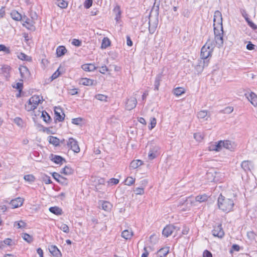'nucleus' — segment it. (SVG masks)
Masks as SVG:
<instances>
[{
	"label": "nucleus",
	"mask_w": 257,
	"mask_h": 257,
	"mask_svg": "<svg viewBox=\"0 0 257 257\" xmlns=\"http://www.w3.org/2000/svg\"><path fill=\"white\" fill-rule=\"evenodd\" d=\"M215 47V44L213 41H211L208 40L205 45L202 47L201 50V58L203 60V65L202 66V61H200V62L199 65H197L196 69L201 71L202 70L203 68L205 66H207L208 64V60H205L209 57H211L212 55V53L213 52V49Z\"/></svg>",
	"instance_id": "f257e3e1"
},
{
	"label": "nucleus",
	"mask_w": 257,
	"mask_h": 257,
	"mask_svg": "<svg viewBox=\"0 0 257 257\" xmlns=\"http://www.w3.org/2000/svg\"><path fill=\"white\" fill-rule=\"evenodd\" d=\"M217 204L219 209L226 213L232 211L234 205L232 199L226 198L222 194H220L218 197Z\"/></svg>",
	"instance_id": "f03ea898"
},
{
	"label": "nucleus",
	"mask_w": 257,
	"mask_h": 257,
	"mask_svg": "<svg viewBox=\"0 0 257 257\" xmlns=\"http://www.w3.org/2000/svg\"><path fill=\"white\" fill-rule=\"evenodd\" d=\"M42 101V98L41 100L39 96L34 95L29 99L28 103L25 104V109L28 111L33 110L36 108L38 105L39 103H41Z\"/></svg>",
	"instance_id": "7ed1b4c3"
},
{
	"label": "nucleus",
	"mask_w": 257,
	"mask_h": 257,
	"mask_svg": "<svg viewBox=\"0 0 257 257\" xmlns=\"http://www.w3.org/2000/svg\"><path fill=\"white\" fill-rule=\"evenodd\" d=\"M180 230V227L173 224L167 225L163 230L162 234L165 237L171 235L174 231L177 232Z\"/></svg>",
	"instance_id": "20e7f679"
},
{
	"label": "nucleus",
	"mask_w": 257,
	"mask_h": 257,
	"mask_svg": "<svg viewBox=\"0 0 257 257\" xmlns=\"http://www.w3.org/2000/svg\"><path fill=\"white\" fill-rule=\"evenodd\" d=\"M67 146L68 148H70L75 153H79L80 152V148L77 142L72 138L69 139L67 142Z\"/></svg>",
	"instance_id": "39448f33"
},
{
	"label": "nucleus",
	"mask_w": 257,
	"mask_h": 257,
	"mask_svg": "<svg viewBox=\"0 0 257 257\" xmlns=\"http://www.w3.org/2000/svg\"><path fill=\"white\" fill-rule=\"evenodd\" d=\"M160 148L158 146H152L148 153V159L152 160L156 158L159 155Z\"/></svg>",
	"instance_id": "423d86ee"
},
{
	"label": "nucleus",
	"mask_w": 257,
	"mask_h": 257,
	"mask_svg": "<svg viewBox=\"0 0 257 257\" xmlns=\"http://www.w3.org/2000/svg\"><path fill=\"white\" fill-rule=\"evenodd\" d=\"M214 26L218 25L220 29H222V14L219 11H216L214 14Z\"/></svg>",
	"instance_id": "0eeeda50"
},
{
	"label": "nucleus",
	"mask_w": 257,
	"mask_h": 257,
	"mask_svg": "<svg viewBox=\"0 0 257 257\" xmlns=\"http://www.w3.org/2000/svg\"><path fill=\"white\" fill-rule=\"evenodd\" d=\"M212 232L213 236L218 237V238H222L224 235V232L221 227V224H220L215 226Z\"/></svg>",
	"instance_id": "6e6552de"
},
{
	"label": "nucleus",
	"mask_w": 257,
	"mask_h": 257,
	"mask_svg": "<svg viewBox=\"0 0 257 257\" xmlns=\"http://www.w3.org/2000/svg\"><path fill=\"white\" fill-rule=\"evenodd\" d=\"M137 100L135 97H131L128 98L125 103V108L127 110H131L134 108L137 105Z\"/></svg>",
	"instance_id": "1a4fd4ad"
},
{
	"label": "nucleus",
	"mask_w": 257,
	"mask_h": 257,
	"mask_svg": "<svg viewBox=\"0 0 257 257\" xmlns=\"http://www.w3.org/2000/svg\"><path fill=\"white\" fill-rule=\"evenodd\" d=\"M19 71L22 78L27 79L30 77V72L26 66H21L19 67Z\"/></svg>",
	"instance_id": "9d476101"
},
{
	"label": "nucleus",
	"mask_w": 257,
	"mask_h": 257,
	"mask_svg": "<svg viewBox=\"0 0 257 257\" xmlns=\"http://www.w3.org/2000/svg\"><path fill=\"white\" fill-rule=\"evenodd\" d=\"M52 176L58 182L62 184L67 185L68 184L67 180L57 173L54 172L52 174Z\"/></svg>",
	"instance_id": "9b49d317"
},
{
	"label": "nucleus",
	"mask_w": 257,
	"mask_h": 257,
	"mask_svg": "<svg viewBox=\"0 0 257 257\" xmlns=\"http://www.w3.org/2000/svg\"><path fill=\"white\" fill-rule=\"evenodd\" d=\"M23 203V199L22 198L18 197L12 200L10 204L13 208H16L22 206Z\"/></svg>",
	"instance_id": "f8f14e48"
},
{
	"label": "nucleus",
	"mask_w": 257,
	"mask_h": 257,
	"mask_svg": "<svg viewBox=\"0 0 257 257\" xmlns=\"http://www.w3.org/2000/svg\"><path fill=\"white\" fill-rule=\"evenodd\" d=\"M241 168L245 171H250L253 168V163L249 161H243L241 164Z\"/></svg>",
	"instance_id": "ddd939ff"
},
{
	"label": "nucleus",
	"mask_w": 257,
	"mask_h": 257,
	"mask_svg": "<svg viewBox=\"0 0 257 257\" xmlns=\"http://www.w3.org/2000/svg\"><path fill=\"white\" fill-rule=\"evenodd\" d=\"M49 250L50 252L55 257H61L62 256L61 253L57 247L55 245H50L49 246Z\"/></svg>",
	"instance_id": "4468645a"
},
{
	"label": "nucleus",
	"mask_w": 257,
	"mask_h": 257,
	"mask_svg": "<svg viewBox=\"0 0 257 257\" xmlns=\"http://www.w3.org/2000/svg\"><path fill=\"white\" fill-rule=\"evenodd\" d=\"M149 31L150 33L153 34L155 33L158 26V20L155 19L154 22L150 19L149 22Z\"/></svg>",
	"instance_id": "2eb2a0df"
},
{
	"label": "nucleus",
	"mask_w": 257,
	"mask_h": 257,
	"mask_svg": "<svg viewBox=\"0 0 257 257\" xmlns=\"http://www.w3.org/2000/svg\"><path fill=\"white\" fill-rule=\"evenodd\" d=\"M222 143H224L223 144V147L224 148L228 149L230 151H232L235 147V145L234 143L232 142L229 140H225L222 141Z\"/></svg>",
	"instance_id": "dca6fc26"
},
{
	"label": "nucleus",
	"mask_w": 257,
	"mask_h": 257,
	"mask_svg": "<svg viewBox=\"0 0 257 257\" xmlns=\"http://www.w3.org/2000/svg\"><path fill=\"white\" fill-rule=\"evenodd\" d=\"M51 160L55 163L57 164H62L63 162H65V160L62 157L56 155H51Z\"/></svg>",
	"instance_id": "f3484780"
},
{
	"label": "nucleus",
	"mask_w": 257,
	"mask_h": 257,
	"mask_svg": "<svg viewBox=\"0 0 257 257\" xmlns=\"http://www.w3.org/2000/svg\"><path fill=\"white\" fill-rule=\"evenodd\" d=\"M81 68L84 71L88 72L93 71L97 68L94 64L92 63L83 64Z\"/></svg>",
	"instance_id": "a211bd4d"
},
{
	"label": "nucleus",
	"mask_w": 257,
	"mask_h": 257,
	"mask_svg": "<svg viewBox=\"0 0 257 257\" xmlns=\"http://www.w3.org/2000/svg\"><path fill=\"white\" fill-rule=\"evenodd\" d=\"M21 20L27 25V26H26L25 24H23V26H26L28 29L32 30L34 27L33 22L31 19L25 17Z\"/></svg>",
	"instance_id": "6ab92c4d"
},
{
	"label": "nucleus",
	"mask_w": 257,
	"mask_h": 257,
	"mask_svg": "<svg viewBox=\"0 0 257 257\" xmlns=\"http://www.w3.org/2000/svg\"><path fill=\"white\" fill-rule=\"evenodd\" d=\"M61 111L60 108L56 107L54 110L55 114V119L59 121H62L64 120L65 114L63 113L62 115L60 114V112L58 111Z\"/></svg>",
	"instance_id": "aec40b11"
},
{
	"label": "nucleus",
	"mask_w": 257,
	"mask_h": 257,
	"mask_svg": "<svg viewBox=\"0 0 257 257\" xmlns=\"http://www.w3.org/2000/svg\"><path fill=\"white\" fill-rule=\"evenodd\" d=\"M169 252V248L168 247H165L161 248L157 252L158 257H165Z\"/></svg>",
	"instance_id": "412c9836"
},
{
	"label": "nucleus",
	"mask_w": 257,
	"mask_h": 257,
	"mask_svg": "<svg viewBox=\"0 0 257 257\" xmlns=\"http://www.w3.org/2000/svg\"><path fill=\"white\" fill-rule=\"evenodd\" d=\"M162 76H163L162 73L158 74L156 76V77L155 78V82H154L155 90H159V86L160 84V82L162 81Z\"/></svg>",
	"instance_id": "4be33fe9"
},
{
	"label": "nucleus",
	"mask_w": 257,
	"mask_h": 257,
	"mask_svg": "<svg viewBox=\"0 0 257 257\" xmlns=\"http://www.w3.org/2000/svg\"><path fill=\"white\" fill-rule=\"evenodd\" d=\"M247 98L252 105L257 107V96L254 93L251 92Z\"/></svg>",
	"instance_id": "5701e85b"
},
{
	"label": "nucleus",
	"mask_w": 257,
	"mask_h": 257,
	"mask_svg": "<svg viewBox=\"0 0 257 257\" xmlns=\"http://www.w3.org/2000/svg\"><path fill=\"white\" fill-rule=\"evenodd\" d=\"M48 141L50 144L53 145L55 147L59 146L60 144L59 139L54 136L48 137Z\"/></svg>",
	"instance_id": "b1692460"
},
{
	"label": "nucleus",
	"mask_w": 257,
	"mask_h": 257,
	"mask_svg": "<svg viewBox=\"0 0 257 257\" xmlns=\"http://www.w3.org/2000/svg\"><path fill=\"white\" fill-rule=\"evenodd\" d=\"M223 34H218L215 36V43L219 48L222 47L223 44Z\"/></svg>",
	"instance_id": "393cba45"
},
{
	"label": "nucleus",
	"mask_w": 257,
	"mask_h": 257,
	"mask_svg": "<svg viewBox=\"0 0 257 257\" xmlns=\"http://www.w3.org/2000/svg\"><path fill=\"white\" fill-rule=\"evenodd\" d=\"M223 143H222V141H219L215 145H212L211 147V148L210 149V150H213V151H215L217 152L220 151L222 149V148H223Z\"/></svg>",
	"instance_id": "a878e982"
},
{
	"label": "nucleus",
	"mask_w": 257,
	"mask_h": 257,
	"mask_svg": "<svg viewBox=\"0 0 257 257\" xmlns=\"http://www.w3.org/2000/svg\"><path fill=\"white\" fill-rule=\"evenodd\" d=\"M49 210L51 213L57 215H61L63 213L62 210L57 206L51 207Z\"/></svg>",
	"instance_id": "bb28decb"
},
{
	"label": "nucleus",
	"mask_w": 257,
	"mask_h": 257,
	"mask_svg": "<svg viewBox=\"0 0 257 257\" xmlns=\"http://www.w3.org/2000/svg\"><path fill=\"white\" fill-rule=\"evenodd\" d=\"M67 50L63 46H59L56 50V54L57 57H61L63 56L66 52Z\"/></svg>",
	"instance_id": "cd10ccee"
},
{
	"label": "nucleus",
	"mask_w": 257,
	"mask_h": 257,
	"mask_svg": "<svg viewBox=\"0 0 257 257\" xmlns=\"http://www.w3.org/2000/svg\"><path fill=\"white\" fill-rule=\"evenodd\" d=\"M133 235V232L132 230H124L121 233V236L125 239H131Z\"/></svg>",
	"instance_id": "c85d7f7f"
},
{
	"label": "nucleus",
	"mask_w": 257,
	"mask_h": 257,
	"mask_svg": "<svg viewBox=\"0 0 257 257\" xmlns=\"http://www.w3.org/2000/svg\"><path fill=\"white\" fill-rule=\"evenodd\" d=\"M12 18L16 21H20L22 19L21 15L16 11H13L11 13Z\"/></svg>",
	"instance_id": "c756f323"
},
{
	"label": "nucleus",
	"mask_w": 257,
	"mask_h": 257,
	"mask_svg": "<svg viewBox=\"0 0 257 257\" xmlns=\"http://www.w3.org/2000/svg\"><path fill=\"white\" fill-rule=\"evenodd\" d=\"M143 162L140 160H134L130 164V167L135 169L141 166Z\"/></svg>",
	"instance_id": "7c9ffc66"
},
{
	"label": "nucleus",
	"mask_w": 257,
	"mask_h": 257,
	"mask_svg": "<svg viewBox=\"0 0 257 257\" xmlns=\"http://www.w3.org/2000/svg\"><path fill=\"white\" fill-rule=\"evenodd\" d=\"M11 70L10 66L7 65L3 66L2 68V71L4 74L6 78L9 77L10 72Z\"/></svg>",
	"instance_id": "2f4dec72"
},
{
	"label": "nucleus",
	"mask_w": 257,
	"mask_h": 257,
	"mask_svg": "<svg viewBox=\"0 0 257 257\" xmlns=\"http://www.w3.org/2000/svg\"><path fill=\"white\" fill-rule=\"evenodd\" d=\"M80 83L83 85L91 86L93 85V80L87 78H83L81 79Z\"/></svg>",
	"instance_id": "473e14b6"
},
{
	"label": "nucleus",
	"mask_w": 257,
	"mask_h": 257,
	"mask_svg": "<svg viewBox=\"0 0 257 257\" xmlns=\"http://www.w3.org/2000/svg\"><path fill=\"white\" fill-rule=\"evenodd\" d=\"M197 116L200 119L207 120L208 118L207 111L206 110L200 111L197 114Z\"/></svg>",
	"instance_id": "72a5a7b5"
},
{
	"label": "nucleus",
	"mask_w": 257,
	"mask_h": 257,
	"mask_svg": "<svg viewBox=\"0 0 257 257\" xmlns=\"http://www.w3.org/2000/svg\"><path fill=\"white\" fill-rule=\"evenodd\" d=\"M14 226L17 228L23 229L26 226V223L22 220L15 221L14 223Z\"/></svg>",
	"instance_id": "f704fd0d"
},
{
	"label": "nucleus",
	"mask_w": 257,
	"mask_h": 257,
	"mask_svg": "<svg viewBox=\"0 0 257 257\" xmlns=\"http://www.w3.org/2000/svg\"><path fill=\"white\" fill-rule=\"evenodd\" d=\"M41 117L43 118V120L47 123H49L51 121V117L45 111H42Z\"/></svg>",
	"instance_id": "c9c22d12"
},
{
	"label": "nucleus",
	"mask_w": 257,
	"mask_h": 257,
	"mask_svg": "<svg viewBox=\"0 0 257 257\" xmlns=\"http://www.w3.org/2000/svg\"><path fill=\"white\" fill-rule=\"evenodd\" d=\"M73 172V170L70 167L68 166H66L63 168L61 171V173H63L66 175L72 174Z\"/></svg>",
	"instance_id": "e433bc0d"
},
{
	"label": "nucleus",
	"mask_w": 257,
	"mask_h": 257,
	"mask_svg": "<svg viewBox=\"0 0 257 257\" xmlns=\"http://www.w3.org/2000/svg\"><path fill=\"white\" fill-rule=\"evenodd\" d=\"M111 207V204L107 202L103 201L101 202V208L105 211H109Z\"/></svg>",
	"instance_id": "4c0bfd02"
},
{
	"label": "nucleus",
	"mask_w": 257,
	"mask_h": 257,
	"mask_svg": "<svg viewBox=\"0 0 257 257\" xmlns=\"http://www.w3.org/2000/svg\"><path fill=\"white\" fill-rule=\"evenodd\" d=\"M207 199L208 196L206 194L198 195L195 197V200L200 203L207 201Z\"/></svg>",
	"instance_id": "58836bf2"
},
{
	"label": "nucleus",
	"mask_w": 257,
	"mask_h": 257,
	"mask_svg": "<svg viewBox=\"0 0 257 257\" xmlns=\"http://www.w3.org/2000/svg\"><path fill=\"white\" fill-rule=\"evenodd\" d=\"M22 237H23L24 240H25L26 241H27L28 243H31L33 240V238L32 236H31L26 233H22Z\"/></svg>",
	"instance_id": "ea45409f"
},
{
	"label": "nucleus",
	"mask_w": 257,
	"mask_h": 257,
	"mask_svg": "<svg viewBox=\"0 0 257 257\" xmlns=\"http://www.w3.org/2000/svg\"><path fill=\"white\" fill-rule=\"evenodd\" d=\"M113 12L115 13V20L116 21H118L120 18L121 14V11L119 7L118 6H116L113 9Z\"/></svg>",
	"instance_id": "a19ab883"
},
{
	"label": "nucleus",
	"mask_w": 257,
	"mask_h": 257,
	"mask_svg": "<svg viewBox=\"0 0 257 257\" xmlns=\"http://www.w3.org/2000/svg\"><path fill=\"white\" fill-rule=\"evenodd\" d=\"M110 45V42L108 38H104L101 43V48L105 49Z\"/></svg>",
	"instance_id": "79ce46f5"
},
{
	"label": "nucleus",
	"mask_w": 257,
	"mask_h": 257,
	"mask_svg": "<svg viewBox=\"0 0 257 257\" xmlns=\"http://www.w3.org/2000/svg\"><path fill=\"white\" fill-rule=\"evenodd\" d=\"M18 57L19 59L22 60H26L27 61H31L32 59L30 57L27 56L23 53H20L18 55Z\"/></svg>",
	"instance_id": "37998d69"
},
{
	"label": "nucleus",
	"mask_w": 257,
	"mask_h": 257,
	"mask_svg": "<svg viewBox=\"0 0 257 257\" xmlns=\"http://www.w3.org/2000/svg\"><path fill=\"white\" fill-rule=\"evenodd\" d=\"M185 93V89L182 87H177L174 90V94L176 96H180Z\"/></svg>",
	"instance_id": "c03bdc74"
},
{
	"label": "nucleus",
	"mask_w": 257,
	"mask_h": 257,
	"mask_svg": "<svg viewBox=\"0 0 257 257\" xmlns=\"http://www.w3.org/2000/svg\"><path fill=\"white\" fill-rule=\"evenodd\" d=\"M57 6L62 9H65L67 7L68 3L64 0H58L57 1Z\"/></svg>",
	"instance_id": "a18cd8bd"
},
{
	"label": "nucleus",
	"mask_w": 257,
	"mask_h": 257,
	"mask_svg": "<svg viewBox=\"0 0 257 257\" xmlns=\"http://www.w3.org/2000/svg\"><path fill=\"white\" fill-rule=\"evenodd\" d=\"M214 26V35L216 36L218 34H223V28L221 29L219 28L218 25Z\"/></svg>",
	"instance_id": "49530a36"
},
{
	"label": "nucleus",
	"mask_w": 257,
	"mask_h": 257,
	"mask_svg": "<svg viewBox=\"0 0 257 257\" xmlns=\"http://www.w3.org/2000/svg\"><path fill=\"white\" fill-rule=\"evenodd\" d=\"M58 227L65 233H68L69 231V227L65 224L61 223V224L58 225Z\"/></svg>",
	"instance_id": "de8ad7c7"
},
{
	"label": "nucleus",
	"mask_w": 257,
	"mask_h": 257,
	"mask_svg": "<svg viewBox=\"0 0 257 257\" xmlns=\"http://www.w3.org/2000/svg\"><path fill=\"white\" fill-rule=\"evenodd\" d=\"M24 179L29 182H33L35 180V177L33 175H26L24 177Z\"/></svg>",
	"instance_id": "09e8293b"
},
{
	"label": "nucleus",
	"mask_w": 257,
	"mask_h": 257,
	"mask_svg": "<svg viewBox=\"0 0 257 257\" xmlns=\"http://www.w3.org/2000/svg\"><path fill=\"white\" fill-rule=\"evenodd\" d=\"M42 179L43 182H44L46 184H49L52 183V181L50 177L46 175H43L42 176Z\"/></svg>",
	"instance_id": "8fccbe9b"
},
{
	"label": "nucleus",
	"mask_w": 257,
	"mask_h": 257,
	"mask_svg": "<svg viewBox=\"0 0 257 257\" xmlns=\"http://www.w3.org/2000/svg\"><path fill=\"white\" fill-rule=\"evenodd\" d=\"M135 182V179L132 177H127L125 180V184L126 185L131 186Z\"/></svg>",
	"instance_id": "3c124183"
},
{
	"label": "nucleus",
	"mask_w": 257,
	"mask_h": 257,
	"mask_svg": "<svg viewBox=\"0 0 257 257\" xmlns=\"http://www.w3.org/2000/svg\"><path fill=\"white\" fill-rule=\"evenodd\" d=\"M95 98L98 100L103 101H106L107 98L106 96L101 94L96 95Z\"/></svg>",
	"instance_id": "603ef678"
},
{
	"label": "nucleus",
	"mask_w": 257,
	"mask_h": 257,
	"mask_svg": "<svg viewBox=\"0 0 257 257\" xmlns=\"http://www.w3.org/2000/svg\"><path fill=\"white\" fill-rule=\"evenodd\" d=\"M150 121L151 126H149V128L150 130H152L156 126L157 120L155 117H151L150 119Z\"/></svg>",
	"instance_id": "864d4df0"
},
{
	"label": "nucleus",
	"mask_w": 257,
	"mask_h": 257,
	"mask_svg": "<svg viewBox=\"0 0 257 257\" xmlns=\"http://www.w3.org/2000/svg\"><path fill=\"white\" fill-rule=\"evenodd\" d=\"M0 51H3L6 54H10L11 52L10 49L3 44L0 45Z\"/></svg>",
	"instance_id": "5fc2aeb1"
},
{
	"label": "nucleus",
	"mask_w": 257,
	"mask_h": 257,
	"mask_svg": "<svg viewBox=\"0 0 257 257\" xmlns=\"http://www.w3.org/2000/svg\"><path fill=\"white\" fill-rule=\"evenodd\" d=\"M246 21L247 23L248 26L253 30H255L257 29V26L255 25L251 21H250L249 19L248 20L246 19Z\"/></svg>",
	"instance_id": "6e6d98bb"
},
{
	"label": "nucleus",
	"mask_w": 257,
	"mask_h": 257,
	"mask_svg": "<svg viewBox=\"0 0 257 257\" xmlns=\"http://www.w3.org/2000/svg\"><path fill=\"white\" fill-rule=\"evenodd\" d=\"M194 139L197 141H201L203 139V136L200 133H197L194 134Z\"/></svg>",
	"instance_id": "4d7b16f0"
},
{
	"label": "nucleus",
	"mask_w": 257,
	"mask_h": 257,
	"mask_svg": "<svg viewBox=\"0 0 257 257\" xmlns=\"http://www.w3.org/2000/svg\"><path fill=\"white\" fill-rule=\"evenodd\" d=\"M81 41L78 39H74L72 40V44L74 46L79 47L81 45Z\"/></svg>",
	"instance_id": "13d9d810"
},
{
	"label": "nucleus",
	"mask_w": 257,
	"mask_h": 257,
	"mask_svg": "<svg viewBox=\"0 0 257 257\" xmlns=\"http://www.w3.org/2000/svg\"><path fill=\"white\" fill-rule=\"evenodd\" d=\"M92 0H86L85 1L84 6L86 9H89L92 5Z\"/></svg>",
	"instance_id": "bf43d9fd"
},
{
	"label": "nucleus",
	"mask_w": 257,
	"mask_h": 257,
	"mask_svg": "<svg viewBox=\"0 0 257 257\" xmlns=\"http://www.w3.org/2000/svg\"><path fill=\"white\" fill-rule=\"evenodd\" d=\"M60 75V72H59V69H58L51 76V80H54V79H56L57 78H58L59 77V76Z\"/></svg>",
	"instance_id": "052dcab7"
},
{
	"label": "nucleus",
	"mask_w": 257,
	"mask_h": 257,
	"mask_svg": "<svg viewBox=\"0 0 257 257\" xmlns=\"http://www.w3.org/2000/svg\"><path fill=\"white\" fill-rule=\"evenodd\" d=\"M135 192L137 195H142L144 193V190L143 188H137L135 190Z\"/></svg>",
	"instance_id": "680f3d73"
},
{
	"label": "nucleus",
	"mask_w": 257,
	"mask_h": 257,
	"mask_svg": "<svg viewBox=\"0 0 257 257\" xmlns=\"http://www.w3.org/2000/svg\"><path fill=\"white\" fill-rule=\"evenodd\" d=\"M99 72L102 74H105L106 72L108 71L107 67L105 66H102L99 70Z\"/></svg>",
	"instance_id": "e2e57ef3"
},
{
	"label": "nucleus",
	"mask_w": 257,
	"mask_h": 257,
	"mask_svg": "<svg viewBox=\"0 0 257 257\" xmlns=\"http://www.w3.org/2000/svg\"><path fill=\"white\" fill-rule=\"evenodd\" d=\"M246 48L248 50H252L254 49L255 45L252 44L251 42H249L247 44Z\"/></svg>",
	"instance_id": "0e129e2a"
},
{
	"label": "nucleus",
	"mask_w": 257,
	"mask_h": 257,
	"mask_svg": "<svg viewBox=\"0 0 257 257\" xmlns=\"http://www.w3.org/2000/svg\"><path fill=\"white\" fill-rule=\"evenodd\" d=\"M119 182V180L115 178H111L110 179L108 183L112 184V185H116Z\"/></svg>",
	"instance_id": "69168bd1"
},
{
	"label": "nucleus",
	"mask_w": 257,
	"mask_h": 257,
	"mask_svg": "<svg viewBox=\"0 0 257 257\" xmlns=\"http://www.w3.org/2000/svg\"><path fill=\"white\" fill-rule=\"evenodd\" d=\"M14 122L17 123L19 126H21L23 124V120L20 117H16L14 119Z\"/></svg>",
	"instance_id": "338daca9"
},
{
	"label": "nucleus",
	"mask_w": 257,
	"mask_h": 257,
	"mask_svg": "<svg viewBox=\"0 0 257 257\" xmlns=\"http://www.w3.org/2000/svg\"><path fill=\"white\" fill-rule=\"evenodd\" d=\"M203 257H212V253H211V252L207 250H205L203 252Z\"/></svg>",
	"instance_id": "774afa93"
}]
</instances>
